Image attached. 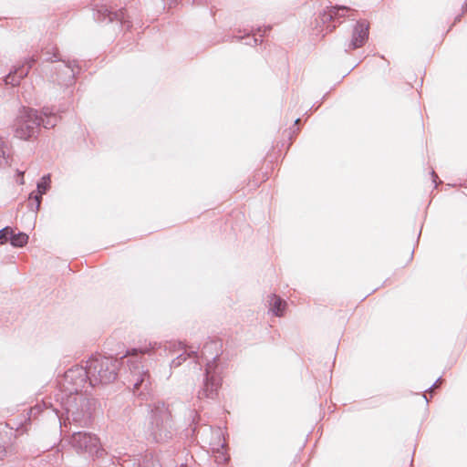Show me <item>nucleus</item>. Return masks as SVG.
Listing matches in <instances>:
<instances>
[{
    "instance_id": "nucleus-1",
    "label": "nucleus",
    "mask_w": 467,
    "mask_h": 467,
    "mask_svg": "<svg viewBox=\"0 0 467 467\" xmlns=\"http://www.w3.org/2000/svg\"><path fill=\"white\" fill-rule=\"evenodd\" d=\"M89 385L109 384L116 379L119 361L110 357L97 355L87 361Z\"/></svg>"
},
{
    "instance_id": "nucleus-2",
    "label": "nucleus",
    "mask_w": 467,
    "mask_h": 467,
    "mask_svg": "<svg viewBox=\"0 0 467 467\" xmlns=\"http://www.w3.org/2000/svg\"><path fill=\"white\" fill-rule=\"evenodd\" d=\"M62 405L66 410L67 417L63 424L66 426L67 421L74 423L79 427H87L91 420V410L93 400L85 395L67 396L62 401Z\"/></svg>"
},
{
    "instance_id": "nucleus-3",
    "label": "nucleus",
    "mask_w": 467,
    "mask_h": 467,
    "mask_svg": "<svg viewBox=\"0 0 467 467\" xmlns=\"http://www.w3.org/2000/svg\"><path fill=\"white\" fill-rule=\"evenodd\" d=\"M150 348H142L140 349L133 348L131 352H128L130 356L128 365L130 369L129 384L132 386L133 394L138 396H144L148 393L150 388V378L148 370H145L143 366L140 365V357L138 353L146 354L150 353Z\"/></svg>"
},
{
    "instance_id": "nucleus-4",
    "label": "nucleus",
    "mask_w": 467,
    "mask_h": 467,
    "mask_svg": "<svg viewBox=\"0 0 467 467\" xmlns=\"http://www.w3.org/2000/svg\"><path fill=\"white\" fill-rule=\"evenodd\" d=\"M148 432L155 442H163L171 438V412L164 402L153 404Z\"/></svg>"
},
{
    "instance_id": "nucleus-5",
    "label": "nucleus",
    "mask_w": 467,
    "mask_h": 467,
    "mask_svg": "<svg viewBox=\"0 0 467 467\" xmlns=\"http://www.w3.org/2000/svg\"><path fill=\"white\" fill-rule=\"evenodd\" d=\"M223 368L214 361H208L205 364V373L202 384L201 385L197 398L200 400H215L218 396L219 389L223 383Z\"/></svg>"
},
{
    "instance_id": "nucleus-6",
    "label": "nucleus",
    "mask_w": 467,
    "mask_h": 467,
    "mask_svg": "<svg viewBox=\"0 0 467 467\" xmlns=\"http://www.w3.org/2000/svg\"><path fill=\"white\" fill-rule=\"evenodd\" d=\"M68 442L78 453H85L92 458H99L104 454V449L101 447L99 439L93 433L74 431Z\"/></svg>"
},
{
    "instance_id": "nucleus-7",
    "label": "nucleus",
    "mask_w": 467,
    "mask_h": 467,
    "mask_svg": "<svg viewBox=\"0 0 467 467\" xmlns=\"http://www.w3.org/2000/svg\"><path fill=\"white\" fill-rule=\"evenodd\" d=\"M40 126V115L29 108H23L15 122V135L21 140L34 136Z\"/></svg>"
},
{
    "instance_id": "nucleus-8",
    "label": "nucleus",
    "mask_w": 467,
    "mask_h": 467,
    "mask_svg": "<svg viewBox=\"0 0 467 467\" xmlns=\"http://www.w3.org/2000/svg\"><path fill=\"white\" fill-rule=\"evenodd\" d=\"M89 382L88 366H75L65 372L62 386L67 396L80 395L87 382Z\"/></svg>"
},
{
    "instance_id": "nucleus-9",
    "label": "nucleus",
    "mask_w": 467,
    "mask_h": 467,
    "mask_svg": "<svg viewBox=\"0 0 467 467\" xmlns=\"http://www.w3.org/2000/svg\"><path fill=\"white\" fill-rule=\"evenodd\" d=\"M369 34V24L368 22L362 20L357 23L354 27L352 38L349 44L351 49H356L364 46L368 38Z\"/></svg>"
},
{
    "instance_id": "nucleus-10",
    "label": "nucleus",
    "mask_w": 467,
    "mask_h": 467,
    "mask_svg": "<svg viewBox=\"0 0 467 467\" xmlns=\"http://www.w3.org/2000/svg\"><path fill=\"white\" fill-rule=\"evenodd\" d=\"M222 342L220 340H209L206 342L201 351V358L208 363V361H214L215 364L219 357L221 356L222 349Z\"/></svg>"
},
{
    "instance_id": "nucleus-11",
    "label": "nucleus",
    "mask_w": 467,
    "mask_h": 467,
    "mask_svg": "<svg viewBox=\"0 0 467 467\" xmlns=\"http://www.w3.org/2000/svg\"><path fill=\"white\" fill-rule=\"evenodd\" d=\"M216 438H218L217 443H212V450L214 454L215 462L219 464L227 462L229 455L226 452V443L223 441H221V436L223 435L221 430L215 431Z\"/></svg>"
},
{
    "instance_id": "nucleus-12",
    "label": "nucleus",
    "mask_w": 467,
    "mask_h": 467,
    "mask_svg": "<svg viewBox=\"0 0 467 467\" xmlns=\"http://www.w3.org/2000/svg\"><path fill=\"white\" fill-rule=\"evenodd\" d=\"M96 19L98 21H104L106 18H108L109 22H112L115 20L122 22L124 19V14L121 10H119V12H113L105 5L98 6L96 9Z\"/></svg>"
},
{
    "instance_id": "nucleus-13",
    "label": "nucleus",
    "mask_w": 467,
    "mask_h": 467,
    "mask_svg": "<svg viewBox=\"0 0 467 467\" xmlns=\"http://www.w3.org/2000/svg\"><path fill=\"white\" fill-rule=\"evenodd\" d=\"M269 312L275 317H283L286 308L287 303L276 295H271L268 297Z\"/></svg>"
},
{
    "instance_id": "nucleus-14",
    "label": "nucleus",
    "mask_w": 467,
    "mask_h": 467,
    "mask_svg": "<svg viewBox=\"0 0 467 467\" xmlns=\"http://www.w3.org/2000/svg\"><path fill=\"white\" fill-rule=\"evenodd\" d=\"M42 113L46 119L40 116V125L42 124L46 129L54 128L58 121V117L49 108H44Z\"/></svg>"
},
{
    "instance_id": "nucleus-15",
    "label": "nucleus",
    "mask_w": 467,
    "mask_h": 467,
    "mask_svg": "<svg viewBox=\"0 0 467 467\" xmlns=\"http://www.w3.org/2000/svg\"><path fill=\"white\" fill-rule=\"evenodd\" d=\"M36 60L37 57L36 56H32L26 60L24 65L16 68V73L19 75V78H24L27 76L29 69L33 67Z\"/></svg>"
},
{
    "instance_id": "nucleus-16",
    "label": "nucleus",
    "mask_w": 467,
    "mask_h": 467,
    "mask_svg": "<svg viewBox=\"0 0 467 467\" xmlns=\"http://www.w3.org/2000/svg\"><path fill=\"white\" fill-rule=\"evenodd\" d=\"M239 38L244 41V45L256 46L258 43L261 44L263 42V34L260 31H258L255 34L246 35L244 36H240Z\"/></svg>"
},
{
    "instance_id": "nucleus-17",
    "label": "nucleus",
    "mask_w": 467,
    "mask_h": 467,
    "mask_svg": "<svg viewBox=\"0 0 467 467\" xmlns=\"http://www.w3.org/2000/svg\"><path fill=\"white\" fill-rule=\"evenodd\" d=\"M28 242V235L25 233L19 232L16 234L13 233L11 244L15 247H23L25 246Z\"/></svg>"
},
{
    "instance_id": "nucleus-18",
    "label": "nucleus",
    "mask_w": 467,
    "mask_h": 467,
    "mask_svg": "<svg viewBox=\"0 0 467 467\" xmlns=\"http://www.w3.org/2000/svg\"><path fill=\"white\" fill-rule=\"evenodd\" d=\"M197 357V352L195 350L186 351L182 354L177 356L174 359H172L171 366L172 368H177L181 366L188 358Z\"/></svg>"
},
{
    "instance_id": "nucleus-19",
    "label": "nucleus",
    "mask_w": 467,
    "mask_h": 467,
    "mask_svg": "<svg viewBox=\"0 0 467 467\" xmlns=\"http://www.w3.org/2000/svg\"><path fill=\"white\" fill-rule=\"evenodd\" d=\"M42 195L39 192L35 193L34 192L29 195V207L32 211L37 212L40 208Z\"/></svg>"
},
{
    "instance_id": "nucleus-20",
    "label": "nucleus",
    "mask_w": 467,
    "mask_h": 467,
    "mask_svg": "<svg viewBox=\"0 0 467 467\" xmlns=\"http://www.w3.org/2000/svg\"><path fill=\"white\" fill-rule=\"evenodd\" d=\"M14 229L6 226L0 230V244H5L8 241L11 243Z\"/></svg>"
},
{
    "instance_id": "nucleus-21",
    "label": "nucleus",
    "mask_w": 467,
    "mask_h": 467,
    "mask_svg": "<svg viewBox=\"0 0 467 467\" xmlns=\"http://www.w3.org/2000/svg\"><path fill=\"white\" fill-rule=\"evenodd\" d=\"M350 11L347 6H335L329 9L328 16L330 18H336L337 16H345L346 12Z\"/></svg>"
},
{
    "instance_id": "nucleus-22",
    "label": "nucleus",
    "mask_w": 467,
    "mask_h": 467,
    "mask_svg": "<svg viewBox=\"0 0 467 467\" xmlns=\"http://www.w3.org/2000/svg\"><path fill=\"white\" fill-rule=\"evenodd\" d=\"M19 75L16 73V68L14 72H10L5 78V82L6 85H11L13 87L17 86L20 83Z\"/></svg>"
},
{
    "instance_id": "nucleus-23",
    "label": "nucleus",
    "mask_w": 467,
    "mask_h": 467,
    "mask_svg": "<svg viewBox=\"0 0 467 467\" xmlns=\"http://www.w3.org/2000/svg\"><path fill=\"white\" fill-rule=\"evenodd\" d=\"M50 177L49 175L44 176L39 182H37V192L40 194L46 193L49 188Z\"/></svg>"
},
{
    "instance_id": "nucleus-24",
    "label": "nucleus",
    "mask_w": 467,
    "mask_h": 467,
    "mask_svg": "<svg viewBox=\"0 0 467 467\" xmlns=\"http://www.w3.org/2000/svg\"><path fill=\"white\" fill-rule=\"evenodd\" d=\"M57 52H58V49H57V47H52L51 49H47V48H46V54H47V55H49V54H51V53H52V55H53V57H47L46 60H47V61H53V57H55V58H57L58 60L63 61L61 58L57 57Z\"/></svg>"
},
{
    "instance_id": "nucleus-25",
    "label": "nucleus",
    "mask_w": 467,
    "mask_h": 467,
    "mask_svg": "<svg viewBox=\"0 0 467 467\" xmlns=\"http://www.w3.org/2000/svg\"><path fill=\"white\" fill-rule=\"evenodd\" d=\"M169 348L171 351H175L177 348H178V350L185 349L186 346L182 342H178V343H176V342H170L169 343Z\"/></svg>"
},
{
    "instance_id": "nucleus-26",
    "label": "nucleus",
    "mask_w": 467,
    "mask_h": 467,
    "mask_svg": "<svg viewBox=\"0 0 467 467\" xmlns=\"http://www.w3.org/2000/svg\"><path fill=\"white\" fill-rule=\"evenodd\" d=\"M65 67L68 71L69 81H71L74 78L75 74H76V71L74 69V65L71 62H67V64H65Z\"/></svg>"
},
{
    "instance_id": "nucleus-27",
    "label": "nucleus",
    "mask_w": 467,
    "mask_h": 467,
    "mask_svg": "<svg viewBox=\"0 0 467 467\" xmlns=\"http://www.w3.org/2000/svg\"><path fill=\"white\" fill-rule=\"evenodd\" d=\"M5 145L3 140L0 138V165L5 161Z\"/></svg>"
},
{
    "instance_id": "nucleus-28",
    "label": "nucleus",
    "mask_w": 467,
    "mask_h": 467,
    "mask_svg": "<svg viewBox=\"0 0 467 467\" xmlns=\"http://www.w3.org/2000/svg\"><path fill=\"white\" fill-rule=\"evenodd\" d=\"M13 450L11 447H6L4 444H0V460H3L7 453L12 452Z\"/></svg>"
},
{
    "instance_id": "nucleus-29",
    "label": "nucleus",
    "mask_w": 467,
    "mask_h": 467,
    "mask_svg": "<svg viewBox=\"0 0 467 467\" xmlns=\"http://www.w3.org/2000/svg\"><path fill=\"white\" fill-rule=\"evenodd\" d=\"M412 260V252L409 251L406 255V264L410 263Z\"/></svg>"
},
{
    "instance_id": "nucleus-30",
    "label": "nucleus",
    "mask_w": 467,
    "mask_h": 467,
    "mask_svg": "<svg viewBox=\"0 0 467 467\" xmlns=\"http://www.w3.org/2000/svg\"><path fill=\"white\" fill-rule=\"evenodd\" d=\"M23 174H24L23 172H19V174H18L20 178L17 180V182H18L19 184H24V178H23Z\"/></svg>"
},
{
    "instance_id": "nucleus-31",
    "label": "nucleus",
    "mask_w": 467,
    "mask_h": 467,
    "mask_svg": "<svg viewBox=\"0 0 467 467\" xmlns=\"http://www.w3.org/2000/svg\"><path fill=\"white\" fill-rule=\"evenodd\" d=\"M181 467H186V466H185V465H183V464H182V466H181Z\"/></svg>"
}]
</instances>
